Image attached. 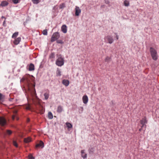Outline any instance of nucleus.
Instances as JSON below:
<instances>
[{"label": "nucleus", "mask_w": 159, "mask_h": 159, "mask_svg": "<svg viewBox=\"0 0 159 159\" xmlns=\"http://www.w3.org/2000/svg\"><path fill=\"white\" fill-rule=\"evenodd\" d=\"M57 59L56 61V65L59 66H61L63 65L64 63V58L62 57L61 54H57Z\"/></svg>", "instance_id": "f257e3e1"}, {"label": "nucleus", "mask_w": 159, "mask_h": 159, "mask_svg": "<svg viewBox=\"0 0 159 159\" xmlns=\"http://www.w3.org/2000/svg\"><path fill=\"white\" fill-rule=\"evenodd\" d=\"M150 51L152 59L154 60H157L158 58V55L156 50L153 48L151 47Z\"/></svg>", "instance_id": "f03ea898"}, {"label": "nucleus", "mask_w": 159, "mask_h": 159, "mask_svg": "<svg viewBox=\"0 0 159 159\" xmlns=\"http://www.w3.org/2000/svg\"><path fill=\"white\" fill-rule=\"evenodd\" d=\"M105 42L110 44H111L114 41V39L112 36L108 35L105 37L104 38Z\"/></svg>", "instance_id": "7ed1b4c3"}, {"label": "nucleus", "mask_w": 159, "mask_h": 159, "mask_svg": "<svg viewBox=\"0 0 159 159\" xmlns=\"http://www.w3.org/2000/svg\"><path fill=\"white\" fill-rule=\"evenodd\" d=\"M60 35L58 32H56L53 33L51 37V42H53L59 38Z\"/></svg>", "instance_id": "20e7f679"}, {"label": "nucleus", "mask_w": 159, "mask_h": 159, "mask_svg": "<svg viewBox=\"0 0 159 159\" xmlns=\"http://www.w3.org/2000/svg\"><path fill=\"white\" fill-rule=\"evenodd\" d=\"M147 121L145 117H143L142 120H140V123L142 125L141 126L142 128H143L144 127H145V129L146 128V124L147 123Z\"/></svg>", "instance_id": "39448f33"}, {"label": "nucleus", "mask_w": 159, "mask_h": 159, "mask_svg": "<svg viewBox=\"0 0 159 159\" xmlns=\"http://www.w3.org/2000/svg\"><path fill=\"white\" fill-rule=\"evenodd\" d=\"M75 15L76 16H79L81 12V10L79 7L76 6L75 8Z\"/></svg>", "instance_id": "423d86ee"}, {"label": "nucleus", "mask_w": 159, "mask_h": 159, "mask_svg": "<svg viewBox=\"0 0 159 159\" xmlns=\"http://www.w3.org/2000/svg\"><path fill=\"white\" fill-rule=\"evenodd\" d=\"M82 100L83 103L85 104H86L88 101V98L86 95H84L82 98Z\"/></svg>", "instance_id": "0eeeda50"}, {"label": "nucleus", "mask_w": 159, "mask_h": 159, "mask_svg": "<svg viewBox=\"0 0 159 159\" xmlns=\"http://www.w3.org/2000/svg\"><path fill=\"white\" fill-rule=\"evenodd\" d=\"M6 124V121L4 118L0 117V125L2 126H4Z\"/></svg>", "instance_id": "6e6552de"}, {"label": "nucleus", "mask_w": 159, "mask_h": 159, "mask_svg": "<svg viewBox=\"0 0 159 159\" xmlns=\"http://www.w3.org/2000/svg\"><path fill=\"white\" fill-rule=\"evenodd\" d=\"M61 30L64 33H66L67 31V27L66 25H63L61 27Z\"/></svg>", "instance_id": "1a4fd4ad"}, {"label": "nucleus", "mask_w": 159, "mask_h": 159, "mask_svg": "<svg viewBox=\"0 0 159 159\" xmlns=\"http://www.w3.org/2000/svg\"><path fill=\"white\" fill-rule=\"evenodd\" d=\"M35 147L36 148L39 147L43 148L44 147V143L42 141H40L39 143L37 144L36 145Z\"/></svg>", "instance_id": "9d476101"}, {"label": "nucleus", "mask_w": 159, "mask_h": 159, "mask_svg": "<svg viewBox=\"0 0 159 159\" xmlns=\"http://www.w3.org/2000/svg\"><path fill=\"white\" fill-rule=\"evenodd\" d=\"M21 38L20 37H18L13 42L16 45L18 44L21 41Z\"/></svg>", "instance_id": "9b49d317"}, {"label": "nucleus", "mask_w": 159, "mask_h": 159, "mask_svg": "<svg viewBox=\"0 0 159 159\" xmlns=\"http://www.w3.org/2000/svg\"><path fill=\"white\" fill-rule=\"evenodd\" d=\"M84 150H82L81 151V157L84 159H86L87 157V154L85 153Z\"/></svg>", "instance_id": "f8f14e48"}, {"label": "nucleus", "mask_w": 159, "mask_h": 159, "mask_svg": "<svg viewBox=\"0 0 159 159\" xmlns=\"http://www.w3.org/2000/svg\"><path fill=\"white\" fill-rule=\"evenodd\" d=\"M62 84L66 86H68L69 84V81L68 80H62Z\"/></svg>", "instance_id": "ddd939ff"}, {"label": "nucleus", "mask_w": 159, "mask_h": 159, "mask_svg": "<svg viewBox=\"0 0 159 159\" xmlns=\"http://www.w3.org/2000/svg\"><path fill=\"white\" fill-rule=\"evenodd\" d=\"M34 66L33 64L31 63L29 66V70L33 71L34 70Z\"/></svg>", "instance_id": "4468645a"}, {"label": "nucleus", "mask_w": 159, "mask_h": 159, "mask_svg": "<svg viewBox=\"0 0 159 159\" xmlns=\"http://www.w3.org/2000/svg\"><path fill=\"white\" fill-rule=\"evenodd\" d=\"M8 4V3L6 1H3L2 2L1 4V6L2 7H5Z\"/></svg>", "instance_id": "2eb2a0df"}, {"label": "nucleus", "mask_w": 159, "mask_h": 159, "mask_svg": "<svg viewBox=\"0 0 159 159\" xmlns=\"http://www.w3.org/2000/svg\"><path fill=\"white\" fill-rule=\"evenodd\" d=\"M63 110V108L61 106L59 105L58 107L57 111L58 113H61Z\"/></svg>", "instance_id": "dca6fc26"}, {"label": "nucleus", "mask_w": 159, "mask_h": 159, "mask_svg": "<svg viewBox=\"0 0 159 159\" xmlns=\"http://www.w3.org/2000/svg\"><path fill=\"white\" fill-rule=\"evenodd\" d=\"M61 71L59 69V68H57V69L56 72V74L57 76H61Z\"/></svg>", "instance_id": "f3484780"}, {"label": "nucleus", "mask_w": 159, "mask_h": 159, "mask_svg": "<svg viewBox=\"0 0 159 159\" xmlns=\"http://www.w3.org/2000/svg\"><path fill=\"white\" fill-rule=\"evenodd\" d=\"M31 141V139L30 137H28L27 138H25L24 139V141L25 143H28Z\"/></svg>", "instance_id": "a211bd4d"}, {"label": "nucleus", "mask_w": 159, "mask_h": 159, "mask_svg": "<svg viewBox=\"0 0 159 159\" xmlns=\"http://www.w3.org/2000/svg\"><path fill=\"white\" fill-rule=\"evenodd\" d=\"M124 4L125 6L126 7H128L129 5V2L127 0H125L124 2Z\"/></svg>", "instance_id": "6ab92c4d"}, {"label": "nucleus", "mask_w": 159, "mask_h": 159, "mask_svg": "<svg viewBox=\"0 0 159 159\" xmlns=\"http://www.w3.org/2000/svg\"><path fill=\"white\" fill-rule=\"evenodd\" d=\"M66 124L68 128H71L72 127V125L70 123L66 122Z\"/></svg>", "instance_id": "aec40b11"}, {"label": "nucleus", "mask_w": 159, "mask_h": 159, "mask_svg": "<svg viewBox=\"0 0 159 159\" xmlns=\"http://www.w3.org/2000/svg\"><path fill=\"white\" fill-rule=\"evenodd\" d=\"M48 118L49 119H52L53 118V115L51 112H49L48 113Z\"/></svg>", "instance_id": "412c9836"}, {"label": "nucleus", "mask_w": 159, "mask_h": 159, "mask_svg": "<svg viewBox=\"0 0 159 159\" xmlns=\"http://www.w3.org/2000/svg\"><path fill=\"white\" fill-rule=\"evenodd\" d=\"M55 57V54L54 52L52 53L49 56V58L50 59L54 58Z\"/></svg>", "instance_id": "4be33fe9"}, {"label": "nucleus", "mask_w": 159, "mask_h": 159, "mask_svg": "<svg viewBox=\"0 0 159 159\" xmlns=\"http://www.w3.org/2000/svg\"><path fill=\"white\" fill-rule=\"evenodd\" d=\"M18 35V32H16L14 33L12 36V38H16Z\"/></svg>", "instance_id": "5701e85b"}, {"label": "nucleus", "mask_w": 159, "mask_h": 159, "mask_svg": "<svg viewBox=\"0 0 159 159\" xmlns=\"http://www.w3.org/2000/svg\"><path fill=\"white\" fill-rule=\"evenodd\" d=\"M44 96L45 99L47 100L49 97V93H45L44 94Z\"/></svg>", "instance_id": "b1692460"}, {"label": "nucleus", "mask_w": 159, "mask_h": 159, "mask_svg": "<svg viewBox=\"0 0 159 159\" xmlns=\"http://www.w3.org/2000/svg\"><path fill=\"white\" fill-rule=\"evenodd\" d=\"M34 4H37L39 2V0H32Z\"/></svg>", "instance_id": "393cba45"}, {"label": "nucleus", "mask_w": 159, "mask_h": 159, "mask_svg": "<svg viewBox=\"0 0 159 159\" xmlns=\"http://www.w3.org/2000/svg\"><path fill=\"white\" fill-rule=\"evenodd\" d=\"M43 34L44 35H47L48 34L47 30L45 29L43 30L42 32Z\"/></svg>", "instance_id": "a878e982"}, {"label": "nucleus", "mask_w": 159, "mask_h": 159, "mask_svg": "<svg viewBox=\"0 0 159 159\" xmlns=\"http://www.w3.org/2000/svg\"><path fill=\"white\" fill-rule=\"evenodd\" d=\"M65 7V4L64 3L61 4L60 6V9H63Z\"/></svg>", "instance_id": "bb28decb"}, {"label": "nucleus", "mask_w": 159, "mask_h": 159, "mask_svg": "<svg viewBox=\"0 0 159 159\" xmlns=\"http://www.w3.org/2000/svg\"><path fill=\"white\" fill-rule=\"evenodd\" d=\"M5 98V96L1 93H0V100L3 99Z\"/></svg>", "instance_id": "cd10ccee"}, {"label": "nucleus", "mask_w": 159, "mask_h": 159, "mask_svg": "<svg viewBox=\"0 0 159 159\" xmlns=\"http://www.w3.org/2000/svg\"><path fill=\"white\" fill-rule=\"evenodd\" d=\"M28 159H34V158L31 154H30L28 156Z\"/></svg>", "instance_id": "c85d7f7f"}, {"label": "nucleus", "mask_w": 159, "mask_h": 159, "mask_svg": "<svg viewBox=\"0 0 159 159\" xmlns=\"http://www.w3.org/2000/svg\"><path fill=\"white\" fill-rule=\"evenodd\" d=\"M7 133L8 134L10 135L12 133V131L10 130H7Z\"/></svg>", "instance_id": "c756f323"}, {"label": "nucleus", "mask_w": 159, "mask_h": 159, "mask_svg": "<svg viewBox=\"0 0 159 159\" xmlns=\"http://www.w3.org/2000/svg\"><path fill=\"white\" fill-rule=\"evenodd\" d=\"M12 1L15 4H17L19 2V0H12Z\"/></svg>", "instance_id": "7c9ffc66"}, {"label": "nucleus", "mask_w": 159, "mask_h": 159, "mask_svg": "<svg viewBox=\"0 0 159 159\" xmlns=\"http://www.w3.org/2000/svg\"><path fill=\"white\" fill-rule=\"evenodd\" d=\"M13 144L16 147H17V146H18L17 144L16 141H13Z\"/></svg>", "instance_id": "2f4dec72"}, {"label": "nucleus", "mask_w": 159, "mask_h": 159, "mask_svg": "<svg viewBox=\"0 0 159 159\" xmlns=\"http://www.w3.org/2000/svg\"><path fill=\"white\" fill-rule=\"evenodd\" d=\"M3 25L4 27L6 26V21H5V20H4V21H3Z\"/></svg>", "instance_id": "473e14b6"}, {"label": "nucleus", "mask_w": 159, "mask_h": 159, "mask_svg": "<svg viewBox=\"0 0 159 159\" xmlns=\"http://www.w3.org/2000/svg\"><path fill=\"white\" fill-rule=\"evenodd\" d=\"M25 80H26V82L28 83H29L30 82V80L28 79L27 78H25Z\"/></svg>", "instance_id": "72a5a7b5"}, {"label": "nucleus", "mask_w": 159, "mask_h": 159, "mask_svg": "<svg viewBox=\"0 0 159 159\" xmlns=\"http://www.w3.org/2000/svg\"><path fill=\"white\" fill-rule=\"evenodd\" d=\"M115 34L116 35V38L117 40L119 39V37L117 34L116 33H115Z\"/></svg>", "instance_id": "f704fd0d"}, {"label": "nucleus", "mask_w": 159, "mask_h": 159, "mask_svg": "<svg viewBox=\"0 0 159 159\" xmlns=\"http://www.w3.org/2000/svg\"><path fill=\"white\" fill-rule=\"evenodd\" d=\"M110 59V58L109 57H107L105 59V60L106 61H107Z\"/></svg>", "instance_id": "c9c22d12"}, {"label": "nucleus", "mask_w": 159, "mask_h": 159, "mask_svg": "<svg viewBox=\"0 0 159 159\" xmlns=\"http://www.w3.org/2000/svg\"><path fill=\"white\" fill-rule=\"evenodd\" d=\"M34 94L35 96L36 95V91H35V89H34Z\"/></svg>", "instance_id": "e433bc0d"}, {"label": "nucleus", "mask_w": 159, "mask_h": 159, "mask_svg": "<svg viewBox=\"0 0 159 159\" xmlns=\"http://www.w3.org/2000/svg\"><path fill=\"white\" fill-rule=\"evenodd\" d=\"M105 2L107 4H108L109 1L108 0H105Z\"/></svg>", "instance_id": "4c0bfd02"}, {"label": "nucleus", "mask_w": 159, "mask_h": 159, "mask_svg": "<svg viewBox=\"0 0 159 159\" xmlns=\"http://www.w3.org/2000/svg\"><path fill=\"white\" fill-rule=\"evenodd\" d=\"M30 107H26V109H27V110H30Z\"/></svg>", "instance_id": "58836bf2"}, {"label": "nucleus", "mask_w": 159, "mask_h": 159, "mask_svg": "<svg viewBox=\"0 0 159 159\" xmlns=\"http://www.w3.org/2000/svg\"><path fill=\"white\" fill-rule=\"evenodd\" d=\"M12 119H13V120H14V119H15V116H12Z\"/></svg>", "instance_id": "ea45409f"}, {"label": "nucleus", "mask_w": 159, "mask_h": 159, "mask_svg": "<svg viewBox=\"0 0 159 159\" xmlns=\"http://www.w3.org/2000/svg\"><path fill=\"white\" fill-rule=\"evenodd\" d=\"M142 128H141L139 129V131H141Z\"/></svg>", "instance_id": "a19ab883"}, {"label": "nucleus", "mask_w": 159, "mask_h": 159, "mask_svg": "<svg viewBox=\"0 0 159 159\" xmlns=\"http://www.w3.org/2000/svg\"><path fill=\"white\" fill-rule=\"evenodd\" d=\"M1 18H4L5 19H6V18L4 17V16H2Z\"/></svg>", "instance_id": "79ce46f5"}, {"label": "nucleus", "mask_w": 159, "mask_h": 159, "mask_svg": "<svg viewBox=\"0 0 159 159\" xmlns=\"http://www.w3.org/2000/svg\"><path fill=\"white\" fill-rule=\"evenodd\" d=\"M81 108H82V109L83 110V107H81Z\"/></svg>", "instance_id": "37998d69"}]
</instances>
